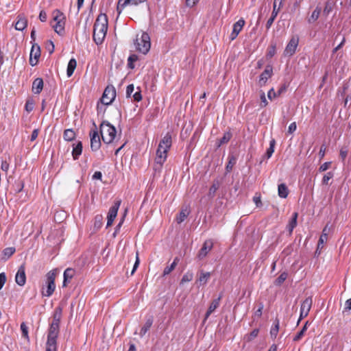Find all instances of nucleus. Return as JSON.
<instances>
[{
  "label": "nucleus",
  "mask_w": 351,
  "mask_h": 351,
  "mask_svg": "<svg viewBox=\"0 0 351 351\" xmlns=\"http://www.w3.org/2000/svg\"><path fill=\"white\" fill-rule=\"evenodd\" d=\"M108 30V19L105 14H100L94 24L93 40L97 45L103 43Z\"/></svg>",
  "instance_id": "nucleus-1"
},
{
  "label": "nucleus",
  "mask_w": 351,
  "mask_h": 351,
  "mask_svg": "<svg viewBox=\"0 0 351 351\" xmlns=\"http://www.w3.org/2000/svg\"><path fill=\"white\" fill-rule=\"evenodd\" d=\"M100 134L104 143L110 144L113 142L117 136V130L108 121H104L100 124Z\"/></svg>",
  "instance_id": "nucleus-2"
},
{
  "label": "nucleus",
  "mask_w": 351,
  "mask_h": 351,
  "mask_svg": "<svg viewBox=\"0 0 351 351\" xmlns=\"http://www.w3.org/2000/svg\"><path fill=\"white\" fill-rule=\"evenodd\" d=\"M60 325L51 323L47 335L46 351H57V338Z\"/></svg>",
  "instance_id": "nucleus-3"
},
{
  "label": "nucleus",
  "mask_w": 351,
  "mask_h": 351,
  "mask_svg": "<svg viewBox=\"0 0 351 351\" xmlns=\"http://www.w3.org/2000/svg\"><path fill=\"white\" fill-rule=\"evenodd\" d=\"M136 50L142 53L143 54H147L151 47L150 37L146 32H143L141 37H137L134 43Z\"/></svg>",
  "instance_id": "nucleus-4"
},
{
  "label": "nucleus",
  "mask_w": 351,
  "mask_h": 351,
  "mask_svg": "<svg viewBox=\"0 0 351 351\" xmlns=\"http://www.w3.org/2000/svg\"><path fill=\"white\" fill-rule=\"evenodd\" d=\"M56 275V270H51L47 274V281H46L47 289L45 291H43L42 292L43 295L46 296V297H49L53 294V293L56 289V285H55Z\"/></svg>",
  "instance_id": "nucleus-5"
},
{
  "label": "nucleus",
  "mask_w": 351,
  "mask_h": 351,
  "mask_svg": "<svg viewBox=\"0 0 351 351\" xmlns=\"http://www.w3.org/2000/svg\"><path fill=\"white\" fill-rule=\"evenodd\" d=\"M93 125L95 129L90 132V149L93 152H97L100 149L101 143L95 123L93 122Z\"/></svg>",
  "instance_id": "nucleus-6"
},
{
  "label": "nucleus",
  "mask_w": 351,
  "mask_h": 351,
  "mask_svg": "<svg viewBox=\"0 0 351 351\" xmlns=\"http://www.w3.org/2000/svg\"><path fill=\"white\" fill-rule=\"evenodd\" d=\"M116 97V90L114 86H108L102 95L101 102L104 105H110Z\"/></svg>",
  "instance_id": "nucleus-7"
},
{
  "label": "nucleus",
  "mask_w": 351,
  "mask_h": 351,
  "mask_svg": "<svg viewBox=\"0 0 351 351\" xmlns=\"http://www.w3.org/2000/svg\"><path fill=\"white\" fill-rule=\"evenodd\" d=\"M121 204V201H117L110 208L108 216H107V224L106 227L110 226L114 219L116 218L118 213V210Z\"/></svg>",
  "instance_id": "nucleus-8"
},
{
  "label": "nucleus",
  "mask_w": 351,
  "mask_h": 351,
  "mask_svg": "<svg viewBox=\"0 0 351 351\" xmlns=\"http://www.w3.org/2000/svg\"><path fill=\"white\" fill-rule=\"evenodd\" d=\"M168 151L169 150L162 148L161 146H158L156 150L155 163L156 165H158L159 168H160L166 161Z\"/></svg>",
  "instance_id": "nucleus-9"
},
{
  "label": "nucleus",
  "mask_w": 351,
  "mask_h": 351,
  "mask_svg": "<svg viewBox=\"0 0 351 351\" xmlns=\"http://www.w3.org/2000/svg\"><path fill=\"white\" fill-rule=\"evenodd\" d=\"M299 39L298 37H293L287 44L285 49V55L291 56H293L296 50L298 45Z\"/></svg>",
  "instance_id": "nucleus-10"
},
{
  "label": "nucleus",
  "mask_w": 351,
  "mask_h": 351,
  "mask_svg": "<svg viewBox=\"0 0 351 351\" xmlns=\"http://www.w3.org/2000/svg\"><path fill=\"white\" fill-rule=\"evenodd\" d=\"M40 56V49L39 45H33L31 51H30L29 64L32 66L36 65Z\"/></svg>",
  "instance_id": "nucleus-11"
},
{
  "label": "nucleus",
  "mask_w": 351,
  "mask_h": 351,
  "mask_svg": "<svg viewBox=\"0 0 351 351\" xmlns=\"http://www.w3.org/2000/svg\"><path fill=\"white\" fill-rule=\"evenodd\" d=\"M16 283L22 287L26 282L25 267L24 265H21L15 276Z\"/></svg>",
  "instance_id": "nucleus-12"
},
{
  "label": "nucleus",
  "mask_w": 351,
  "mask_h": 351,
  "mask_svg": "<svg viewBox=\"0 0 351 351\" xmlns=\"http://www.w3.org/2000/svg\"><path fill=\"white\" fill-rule=\"evenodd\" d=\"M213 247V243L212 240L208 239L204 241L202 248L200 249L197 257L199 259H203L206 256L208 252L212 250Z\"/></svg>",
  "instance_id": "nucleus-13"
},
{
  "label": "nucleus",
  "mask_w": 351,
  "mask_h": 351,
  "mask_svg": "<svg viewBox=\"0 0 351 351\" xmlns=\"http://www.w3.org/2000/svg\"><path fill=\"white\" fill-rule=\"evenodd\" d=\"M273 74V69L271 65L266 66L264 71L261 74L259 77V84L261 86H264L267 80L271 77Z\"/></svg>",
  "instance_id": "nucleus-14"
},
{
  "label": "nucleus",
  "mask_w": 351,
  "mask_h": 351,
  "mask_svg": "<svg viewBox=\"0 0 351 351\" xmlns=\"http://www.w3.org/2000/svg\"><path fill=\"white\" fill-rule=\"evenodd\" d=\"M145 1L146 0H119L117 11L120 14L128 5H138Z\"/></svg>",
  "instance_id": "nucleus-15"
},
{
  "label": "nucleus",
  "mask_w": 351,
  "mask_h": 351,
  "mask_svg": "<svg viewBox=\"0 0 351 351\" xmlns=\"http://www.w3.org/2000/svg\"><path fill=\"white\" fill-rule=\"evenodd\" d=\"M245 21L243 19H239L233 25L232 32L230 34V39L232 40H234L237 37L238 34L243 29Z\"/></svg>",
  "instance_id": "nucleus-16"
},
{
  "label": "nucleus",
  "mask_w": 351,
  "mask_h": 351,
  "mask_svg": "<svg viewBox=\"0 0 351 351\" xmlns=\"http://www.w3.org/2000/svg\"><path fill=\"white\" fill-rule=\"evenodd\" d=\"M328 232H329V229L328 228V226H326L323 229L322 233V234H321V236H320V237L319 239L316 252H317V251L319 250L322 249L323 247H324V243H326V241L328 240Z\"/></svg>",
  "instance_id": "nucleus-17"
},
{
  "label": "nucleus",
  "mask_w": 351,
  "mask_h": 351,
  "mask_svg": "<svg viewBox=\"0 0 351 351\" xmlns=\"http://www.w3.org/2000/svg\"><path fill=\"white\" fill-rule=\"evenodd\" d=\"M221 295H219V296L213 300L210 305V306L208 307V309L205 315V318H204V321H206L208 317L210 315V314L212 313H213L215 309L219 306V303H220V300L221 299Z\"/></svg>",
  "instance_id": "nucleus-18"
},
{
  "label": "nucleus",
  "mask_w": 351,
  "mask_h": 351,
  "mask_svg": "<svg viewBox=\"0 0 351 351\" xmlns=\"http://www.w3.org/2000/svg\"><path fill=\"white\" fill-rule=\"evenodd\" d=\"M172 144V136L169 132H167L162 140L160 141L158 146H161L162 148L169 150Z\"/></svg>",
  "instance_id": "nucleus-19"
},
{
  "label": "nucleus",
  "mask_w": 351,
  "mask_h": 351,
  "mask_svg": "<svg viewBox=\"0 0 351 351\" xmlns=\"http://www.w3.org/2000/svg\"><path fill=\"white\" fill-rule=\"evenodd\" d=\"M27 20L23 15H19L17 16V21L15 23V29L18 31H23L27 27Z\"/></svg>",
  "instance_id": "nucleus-20"
},
{
  "label": "nucleus",
  "mask_w": 351,
  "mask_h": 351,
  "mask_svg": "<svg viewBox=\"0 0 351 351\" xmlns=\"http://www.w3.org/2000/svg\"><path fill=\"white\" fill-rule=\"evenodd\" d=\"M75 274V271L72 268H67L64 271V280H63V287H66L67 284L70 282L71 280L73 278Z\"/></svg>",
  "instance_id": "nucleus-21"
},
{
  "label": "nucleus",
  "mask_w": 351,
  "mask_h": 351,
  "mask_svg": "<svg viewBox=\"0 0 351 351\" xmlns=\"http://www.w3.org/2000/svg\"><path fill=\"white\" fill-rule=\"evenodd\" d=\"M43 88V80L40 77L36 78L32 83V92L39 94Z\"/></svg>",
  "instance_id": "nucleus-22"
},
{
  "label": "nucleus",
  "mask_w": 351,
  "mask_h": 351,
  "mask_svg": "<svg viewBox=\"0 0 351 351\" xmlns=\"http://www.w3.org/2000/svg\"><path fill=\"white\" fill-rule=\"evenodd\" d=\"M298 216V213H296V212L293 213L292 215L291 219L289 220V221L287 226V229L289 232V235H291L292 234L293 229L297 226Z\"/></svg>",
  "instance_id": "nucleus-23"
},
{
  "label": "nucleus",
  "mask_w": 351,
  "mask_h": 351,
  "mask_svg": "<svg viewBox=\"0 0 351 351\" xmlns=\"http://www.w3.org/2000/svg\"><path fill=\"white\" fill-rule=\"evenodd\" d=\"M73 146L72 156L74 160H77L82 154L83 147L82 143L81 141H77L76 144H73Z\"/></svg>",
  "instance_id": "nucleus-24"
},
{
  "label": "nucleus",
  "mask_w": 351,
  "mask_h": 351,
  "mask_svg": "<svg viewBox=\"0 0 351 351\" xmlns=\"http://www.w3.org/2000/svg\"><path fill=\"white\" fill-rule=\"evenodd\" d=\"M313 304V300L311 297L306 298L301 304L300 311L304 313H309Z\"/></svg>",
  "instance_id": "nucleus-25"
},
{
  "label": "nucleus",
  "mask_w": 351,
  "mask_h": 351,
  "mask_svg": "<svg viewBox=\"0 0 351 351\" xmlns=\"http://www.w3.org/2000/svg\"><path fill=\"white\" fill-rule=\"evenodd\" d=\"M76 66H77L76 60L75 58H71L68 63L67 69H66V75L69 77L73 75Z\"/></svg>",
  "instance_id": "nucleus-26"
},
{
  "label": "nucleus",
  "mask_w": 351,
  "mask_h": 351,
  "mask_svg": "<svg viewBox=\"0 0 351 351\" xmlns=\"http://www.w3.org/2000/svg\"><path fill=\"white\" fill-rule=\"evenodd\" d=\"M152 324H153L152 318H149L146 320L145 324L141 328L140 332H139V335L141 337H143L147 333V332L150 329L151 326H152Z\"/></svg>",
  "instance_id": "nucleus-27"
},
{
  "label": "nucleus",
  "mask_w": 351,
  "mask_h": 351,
  "mask_svg": "<svg viewBox=\"0 0 351 351\" xmlns=\"http://www.w3.org/2000/svg\"><path fill=\"white\" fill-rule=\"evenodd\" d=\"M278 194L281 198H286L289 194V190L285 184L282 183L278 185Z\"/></svg>",
  "instance_id": "nucleus-28"
},
{
  "label": "nucleus",
  "mask_w": 351,
  "mask_h": 351,
  "mask_svg": "<svg viewBox=\"0 0 351 351\" xmlns=\"http://www.w3.org/2000/svg\"><path fill=\"white\" fill-rule=\"evenodd\" d=\"M210 277V272H204V271H201L199 272V276L197 280V282H199L200 285H206Z\"/></svg>",
  "instance_id": "nucleus-29"
},
{
  "label": "nucleus",
  "mask_w": 351,
  "mask_h": 351,
  "mask_svg": "<svg viewBox=\"0 0 351 351\" xmlns=\"http://www.w3.org/2000/svg\"><path fill=\"white\" fill-rule=\"evenodd\" d=\"M64 20L58 21V23L53 25L54 31L59 35L63 34L64 32Z\"/></svg>",
  "instance_id": "nucleus-30"
},
{
  "label": "nucleus",
  "mask_w": 351,
  "mask_h": 351,
  "mask_svg": "<svg viewBox=\"0 0 351 351\" xmlns=\"http://www.w3.org/2000/svg\"><path fill=\"white\" fill-rule=\"evenodd\" d=\"M321 12L322 8L319 6H317L314 11L312 12L311 16L308 18V22L309 23H312L316 21L318 19Z\"/></svg>",
  "instance_id": "nucleus-31"
},
{
  "label": "nucleus",
  "mask_w": 351,
  "mask_h": 351,
  "mask_svg": "<svg viewBox=\"0 0 351 351\" xmlns=\"http://www.w3.org/2000/svg\"><path fill=\"white\" fill-rule=\"evenodd\" d=\"M335 3L333 0H328L325 3V7L323 10V14L328 16L333 10Z\"/></svg>",
  "instance_id": "nucleus-32"
},
{
  "label": "nucleus",
  "mask_w": 351,
  "mask_h": 351,
  "mask_svg": "<svg viewBox=\"0 0 351 351\" xmlns=\"http://www.w3.org/2000/svg\"><path fill=\"white\" fill-rule=\"evenodd\" d=\"M180 259L178 257H176L173 261V263L171 264V265L166 267L164 269L163 271V276H167L176 267L177 264L178 263Z\"/></svg>",
  "instance_id": "nucleus-33"
},
{
  "label": "nucleus",
  "mask_w": 351,
  "mask_h": 351,
  "mask_svg": "<svg viewBox=\"0 0 351 351\" xmlns=\"http://www.w3.org/2000/svg\"><path fill=\"white\" fill-rule=\"evenodd\" d=\"M189 213L190 211L188 208L182 209L176 217V221L178 223H181L182 222H183L188 217Z\"/></svg>",
  "instance_id": "nucleus-34"
},
{
  "label": "nucleus",
  "mask_w": 351,
  "mask_h": 351,
  "mask_svg": "<svg viewBox=\"0 0 351 351\" xmlns=\"http://www.w3.org/2000/svg\"><path fill=\"white\" fill-rule=\"evenodd\" d=\"M276 3H274V9H273V11L271 13V16L268 19V21H267V23H266V28L267 29H269L271 27L272 23H274V21L275 20V19L276 18V16L278 15V11L276 9Z\"/></svg>",
  "instance_id": "nucleus-35"
},
{
  "label": "nucleus",
  "mask_w": 351,
  "mask_h": 351,
  "mask_svg": "<svg viewBox=\"0 0 351 351\" xmlns=\"http://www.w3.org/2000/svg\"><path fill=\"white\" fill-rule=\"evenodd\" d=\"M64 139L66 141H71L75 138V133L72 129L65 130L63 134Z\"/></svg>",
  "instance_id": "nucleus-36"
},
{
  "label": "nucleus",
  "mask_w": 351,
  "mask_h": 351,
  "mask_svg": "<svg viewBox=\"0 0 351 351\" xmlns=\"http://www.w3.org/2000/svg\"><path fill=\"white\" fill-rule=\"evenodd\" d=\"M61 316H62V308L60 307H58L55 310V313L53 316V321L51 323L60 325Z\"/></svg>",
  "instance_id": "nucleus-37"
},
{
  "label": "nucleus",
  "mask_w": 351,
  "mask_h": 351,
  "mask_svg": "<svg viewBox=\"0 0 351 351\" xmlns=\"http://www.w3.org/2000/svg\"><path fill=\"white\" fill-rule=\"evenodd\" d=\"M219 187V182L218 180H215L209 189L208 196L211 198L215 197L216 191L218 190Z\"/></svg>",
  "instance_id": "nucleus-38"
},
{
  "label": "nucleus",
  "mask_w": 351,
  "mask_h": 351,
  "mask_svg": "<svg viewBox=\"0 0 351 351\" xmlns=\"http://www.w3.org/2000/svg\"><path fill=\"white\" fill-rule=\"evenodd\" d=\"M308 324H309L308 322H306V323L303 326V327L301 329V330L299 332H298L297 335L293 337V340L294 341H300L303 337V336L304 335L305 332L307 330Z\"/></svg>",
  "instance_id": "nucleus-39"
},
{
  "label": "nucleus",
  "mask_w": 351,
  "mask_h": 351,
  "mask_svg": "<svg viewBox=\"0 0 351 351\" xmlns=\"http://www.w3.org/2000/svg\"><path fill=\"white\" fill-rule=\"evenodd\" d=\"M279 326H280V322L278 319H276L274 323V326L271 327L270 330V335L271 337L273 338H276L278 330H279Z\"/></svg>",
  "instance_id": "nucleus-40"
},
{
  "label": "nucleus",
  "mask_w": 351,
  "mask_h": 351,
  "mask_svg": "<svg viewBox=\"0 0 351 351\" xmlns=\"http://www.w3.org/2000/svg\"><path fill=\"white\" fill-rule=\"evenodd\" d=\"M276 145V141L275 139H271L269 142V147L267 149V152L265 153V156L267 158H269L271 157L274 152V147Z\"/></svg>",
  "instance_id": "nucleus-41"
},
{
  "label": "nucleus",
  "mask_w": 351,
  "mask_h": 351,
  "mask_svg": "<svg viewBox=\"0 0 351 351\" xmlns=\"http://www.w3.org/2000/svg\"><path fill=\"white\" fill-rule=\"evenodd\" d=\"M287 276L288 274L286 271L281 273L280 275L275 280L274 285L276 286H280L287 279Z\"/></svg>",
  "instance_id": "nucleus-42"
},
{
  "label": "nucleus",
  "mask_w": 351,
  "mask_h": 351,
  "mask_svg": "<svg viewBox=\"0 0 351 351\" xmlns=\"http://www.w3.org/2000/svg\"><path fill=\"white\" fill-rule=\"evenodd\" d=\"M237 162V159L234 156H229V160L228 162L226 167V170L228 173L230 172L234 167V165Z\"/></svg>",
  "instance_id": "nucleus-43"
},
{
  "label": "nucleus",
  "mask_w": 351,
  "mask_h": 351,
  "mask_svg": "<svg viewBox=\"0 0 351 351\" xmlns=\"http://www.w3.org/2000/svg\"><path fill=\"white\" fill-rule=\"evenodd\" d=\"M53 21L56 23H58V21H61V20H65V17L63 14V13H62L61 12H60L59 10H55L53 12Z\"/></svg>",
  "instance_id": "nucleus-44"
},
{
  "label": "nucleus",
  "mask_w": 351,
  "mask_h": 351,
  "mask_svg": "<svg viewBox=\"0 0 351 351\" xmlns=\"http://www.w3.org/2000/svg\"><path fill=\"white\" fill-rule=\"evenodd\" d=\"M232 137V134L229 132H226L223 134V136L221 138L219 139V142L218 144V147L221 146V145L228 143Z\"/></svg>",
  "instance_id": "nucleus-45"
},
{
  "label": "nucleus",
  "mask_w": 351,
  "mask_h": 351,
  "mask_svg": "<svg viewBox=\"0 0 351 351\" xmlns=\"http://www.w3.org/2000/svg\"><path fill=\"white\" fill-rule=\"evenodd\" d=\"M16 250L13 247H6L3 251V254L6 259L9 258L14 252Z\"/></svg>",
  "instance_id": "nucleus-46"
},
{
  "label": "nucleus",
  "mask_w": 351,
  "mask_h": 351,
  "mask_svg": "<svg viewBox=\"0 0 351 351\" xmlns=\"http://www.w3.org/2000/svg\"><path fill=\"white\" fill-rule=\"evenodd\" d=\"M193 278V274L191 271H187L182 278L181 284L190 282Z\"/></svg>",
  "instance_id": "nucleus-47"
},
{
  "label": "nucleus",
  "mask_w": 351,
  "mask_h": 351,
  "mask_svg": "<svg viewBox=\"0 0 351 351\" xmlns=\"http://www.w3.org/2000/svg\"><path fill=\"white\" fill-rule=\"evenodd\" d=\"M258 332H259V330L258 328H255L249 335L245 336V339L247 341H251L258 336Z\"/></svg>",
  "instance_id": "nucleus-48"
},
{
  "label": "nucleus",
  "mask_w": 351,
  "mask_h": 351,
  "mask_svg": "<svg viewBox=\"0 0 351 351\" xmlns=\"http://www.w3.org/2000/svg\"><path fill=\"white\" fill-rule=\"evenodd\" d=\"M102 219H103V217L101 215H97L95 217L94 228L96 230H98V229H99L101 227V226H102Z\"/></svg>",
  "instance_id": "nucleus-49"
},
{
  "label": "nucleus",
  "mask_w": 351,
  "mask_h": 351,
  "mask_svg": "<svg viewBox=\"0 0 351 351\" xmlns=\"http://www.w3.org/2000/svg\"><path fill=\"white\" fill-rule=\"evenodd\" d=\"M334 176V173L331 171H329L326 174H325L322 178V184H325V185H328V182L330 180H331L332 178Z\"/></svg>",
  "instance_id": "nucleus-50"
},
{
  "label": "nucleus",
  "mask_w": 351,
  "mask_h": 351,
  "mask_svg": "<svg viewBox=\"0 0 351 351\" xmlns=\"http://www.w3.org/2000/svg\"><path fill=\"white\" fill-rule=\"evenodd\" d=\"M21 330L22 331L23 336L25 338L28 339L29 338V337H28V328L26 326L25 322L21 323Z\"/></svg>",
  "instance_id": "nucleus-51"
},
{
  "label": "nucleus",
  "mask_w": 351,
  "mask_h": 351,
  "mask_svg": "<svg viewBox=\"0 0 351 351\" xmlns=\"http://www.w3.org/2000/svg\"><path fill=\"white\" fill-rule=\"evenodd\" d=\"M137 59H138L137 56H136V55L130 56L128 60V67L130 69H134V66L133 64V62L136 61Z\"/></svg>",
  "instance_id": "nucleus-52"
},
{
  "label": "nucleus",
  "mask_w": 351,
  "mask_h": 351,
  "mask_svg": "<svg viewBox=\"0 0 351 351\" xmlns=\"http://www.w3.org/2000/svg\"><path fill=\"white\" fill-rule=\"evenodd\" d=\"M260 98L261 101V108H264L267 106L268 102L266 99L265 94L263 91L261 92Z\"/></svg>",
  "instance_id": "nucleus-53"
},
{
  "label": "nucleus",
  "mask_w": 351,
  "mask_h": 351,
  "mask_svg": "<svg viewBox=\"0 0 351 351\" xmlns=\"http://www.w3.org/2000/svg\"><path fill=\"white\" fill-rule=\"evenodd\" d=\"M134 86L132 84H129L126 88V97H131L132 94L134 92Z\"/></svg>",
  "instance_id": "nucleus-54"
},
{
  "label": "nucleus",
  "mask_w": 351,
  "mask_h": 351,
  "mask_svg": "<svg viewBox=\"0 0 351 351\" xmlns=\"http://www.w3.org/2000/svg\"><path fill=\"white\" fill-rule=\"evenodd\" d=\"M6 282V276L4 272L0 274V290L3 288Z\"/></svg>",
  "instance_id": "nucleus-55"
},
{
  "label": "nucleus",
  "mask_w": 351,
  "mask_h": 351,
  "mask_svg": "<svg viewBox=\"0 0 351 351\" xmlns=\"http://www.w3.org/2000/svg\"><path fill=\"white\" fill-rule=\"evenodd\" d=\"M278 96L277 93L275 92L274 89L271 88L267 93V97L270 100H272L274 98Z\"/></svg>",
  "instance_id": "nucleus-56"
},
{
  "label": "nucleus",
  "mask_w": 351,
  "mask_h": 351,
  "mask_svg": "<svg viewBox=\"0 0 351 351\" xmlns=\"http://www.w3.org/2000/svg\"><path fill=\"white\" fill-rule=\"evenodd\" d=\"M331 162H326L323 163L319 168V171L320 172L326 171L330 166Z\"/></svg>",
  "instance_id": "nucleus-57"
},
{
  "label": "nucleus",
  "mask_w": 351,
  "mask_h": 351,
  "mask_svg": "<svg viewBox=\"0 0 351 351\" xmlns=\"http://www.w3.org/2000/svg\"><path fill=\"white\" fill-rule=\"evenodd\" d=\"M339 155L342 160H344L348 155V149L346 147H342L340 149Z\"/></svg>",
  "instance_id": "nucleus-58"
},
{
  "label": "nucleus",
  "mask_w": 351,
  "mask_h": 351,
  "mask_svg": "<svg viewBox=\"0 0 351 351\" xmlns=\"http://www.w3.org/2000/svg\"><path fill=\"white\" fill-rule=\"evenodd\" d=\"M123 221H124V217L121 219V221H119V223L117 225L116 228H115V230H114V232L113 233V237H115L117 236V234H118V232H119L120 230V228L123 223Z\"/></svg>",
  "instance_id": "nucleus-59"
},
{
  "label": "nucleus",
  "mask_w": 351,
  "mask_h": 351,
  "mask_svg": "<svg viewBox=\"0 0 351 351\" xmlns=\"http://www.w3.org/2000/svg\"><path fill=\"white\" fill-rule=\"evenodd\" d=\"M264 308V305L263 303L259 304L258 308L255 311V316L260 317L262 315L263 309Z\"/></svg>",
  "instance_id": "nucleus-60"
},
{
  "label": "nucleus",
  "mask_w": 351,
  "mask_h": 351,
  "mask_svg": "<svg viewBox=\"0 0 351 351\" xmlns=\"http://www.w3.org/2000/svg\"><path fill=\"white\" fill-rule=\"evenodd\" d=\"M132 97L134 98V101H140L142 99L141 90H138V91H136L134 95H132Z\"/></svg>",
  "instance_id": "nucleus-61"
},
{
  "label": "nucleus",
  "mask_w": 351,
  "mask_h": 351,
  "mask_svg": "<svg viewBox=\"0 0 351 351\" xmlns=\"http://www.w3.org/2000/svg\"><path fill=\"white\" fill-rule=\"evenodd\" d=\"M351 309V298L347 300L344 304L343 312L349 311Z\"/></svg>",
  "instance_id": "nucleus-62"
},
{
  "label": "nucleus",
  "mask_w": 351,
  "mask_h": 351,
  "mask_svg": "<svg viewBox=\"0 0 351 351\" xmlns=\"http://www.w3.org/2000/svg\"><path fill=\"white\" fill-rule=\"evenodd\" d=\"M25 108L27 112H31L34 109V104L32 101H27Z\"/></svg>",
  "instance_id": "nucleus-63"
},
{
  "label": "nucleus",
  "mask_w": 351,
  "mask_h": 351,
  "mask_svg": "<svg viewBox=\"0 0 351 351\" xmlns=\"http://www.w3.org/2000/svg\"><path fill=\"white\" fill-rule=\"evenodd\" d=\"M297 129V125L295 122L291 123L288 128V132L289 134H293Z\"/></svg>",
  "instance_id": "nucleus-64"
}]
</instances>
